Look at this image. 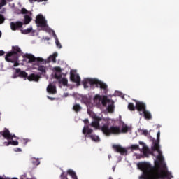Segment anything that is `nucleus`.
<instances>
[{
	"mask_svg": "<svg viewBox=\"0 0 179 179\" xmlns=\"http://www.w3.org/2000/svg\"><path fill=\"white\" fill-rule=\"evenodd\" d=\"M154 145L152 147L153 152H157V160L154 162L155 166L148 162H141L137 164L139 170L143 171V175L139 179H170L169 172L162 169H165L166 163H164V157L160 150V141L157 140L153 142Z\"/></svg>",
	"mask_w": 179,
	"mask_h": 179,
	"instance_id": "obj_1",
	"label": "nucleus"
},
{
	"mask_svg": "<svg viewBox=\"0 0 179 179\" xmlns=\"http://www.w3.org/2000/svg\"><path fill=\"white\" fill-rule=\"evenodd\" d=\"M25 58H27L29 64H31L30 69H36L39 72H45V66H44V59L41 57H36L31 54H25L24 55Z\"/></svg>",
	"mask_w": 179,
	"mask_h": 179,
	"instance_id": "obj_2",
	"label": "nucleus"
},
{
	"mask_svg": "<svg viewBox=\"0 0 179 179\" xmlns=\"http://www.w3.org/2000/svg\"><path fill=\"white\" fill-rule=\"evenodd\" d=\"M101 129L104 135L106 136H110L111 135H120L121 132H122V134H127V132L129 131V127L125 125L122 127L121 130L118 126H111L110 127L108 124H106L102 126Z\"/></svg>",
	"mask_w": 179,
	"mask_h": 179,
	"instance_id": "obj_3",
	"label": "nucleus"
},
{
	"mask_svg": "<svg viewBox=\"0 0 179 179\" xmlns=\"http://www.w3.org/2000/svg\"><path fill=\"white\" fill-rule=\"evenodd\" d=\"M27 73L26 71H20V69H17L16 73L12 76L13 79H16L17 76H21V78H27L29 82H38V79H40V76L37 74L31 73L29 76H27Z\"/></svg>",
	"mask_w": 179,
	"mask_h": 179,
	"instance_id": "obj_4",
	"label": "nucleus"
},
{
	"mask_svg": "<svg viewBox=\"0 0 179 179\" xmlns=\"http://www.w3.org/2000/svg\"><path fill=\"white\" fill-rule=\"evenodd\" d=\"M1 134L3 138L8 141V142L4 143L5 146H9L10 145H12L13 146H17V145H19V142H17V141L12 140L13 138H16V136L10 134L8 129H6L3 131L1 132Z\"/></svg>",
	"mask_w": 179,
	"mask_h": 179,
	"instance_id": "obj_5",
	"label": "nucleus"
},
{
	"mask_svg": "<svg viewBox=\"0 0 179 179\" xmlns=\"http://www.w3.org/2000/svg\"><path fill=\"white\" fill-rule=\"evenodd\" d=\"M83 134L85 135V138H90V139L94 142H100V137H99V136L92 134H93V130L89 128V125L83 127Z\"/></svg>",
	"mask_w": 179,
	"mask_h": 179,
	"instance_id": "obj_6",
	"label": "nucleus"
},
{
	"mask_svg": "<svg viewBox=\"0 0 179 179\" xmlns=\"http://www.w3.org/2000/svg\"><path fill=\"white\" fill-rule=\"evenodd\" d=\"M5 59L7 62L13 64L14 67L19 66V57L16 52H8L6 55Z\"/></svg>",
	"mask_w": 179,
	"mask_h": 179,
	"instance_id": "obj_7",
	"label": "nucleus"
},
{
	"mask_svg": "<svg viewBox=\"0 0 179 179\" xmlns=\"http://www.w3.org/2000/svg\"><path fill=\"white\" fill-rule=\"evenodd\" d=\"M90 83L92 85H94L96 87H100V89L103 90V93H105V94L108 92V86L105 83L101 82L98 79H95V80H91Z\"/></svg>",
	"mask_w": 179,
	"mask_h": 179,
	"instance_id": "obj_8",
	"label": "nucleus"
},
{
	"mask_svg": "<svg viewBox=\"0 0 179 179\" xmlns=\"http://www.w3.org/2000/svg\"><path fill=\"white\" fill-rule=\"evenodd\" d=\"M36 23L38 30H45V19L41 15H38L36 18Z\"/></svg>",
	"mask_w": 179,
	"mask_h": 179,
	"instance_id": "obj_9",
	"label": "nucleus"
},
{
	"mask_svg": "<svg viewBox=\"0 0 179 179\" xmlns=\"http://www.w3.org/2000/svg\"><path fill=\"white\" fill-rule=\"evenodd\" d=\"M92 117L93 118L94 121L92 122V123L90 124V127H92L93 128H95L96 129H101L103 127L100 128V121L101 120V117L97 116L96 114H93L92 115Z\"/></svg>",
	"mask_w": 179,
	"mask_h": 179,
	"instance_id": "obj_10",
	"label": "nucleus"
},
{
	"mask_svg": "<svg viewBox=\"0 0 179 179\" xmlns=\"http://www.w3.org/2000/svg\"><path fill=\"white\" fill-rule=\"evenodd\" d=\"M113 150L117 152V153H120L122 156H124V155H127L128 153V150H127V148H124L122 146H121L120 145L114 144L113 145Z\"/></svg>",
	"mask_w": 179,
	"mask_h": 179,
	"instance_id": "obj_11",
	"label": "nucleus"
},
{
	"mask_svg": "<svg viewBox=\"0 0 179 179\" xmlns=\"http://www.w3.org/2000/svg\"><path fill=\"white\" fill-rule=\"evenodd\" d=\"M22 13H25L26 15H24V24H29L30 22H31V13L27 11L25 8L22 9Z\"/></svg>",
	"mask_w": 179,
	"mask_h": 179,
	"instance_id": "obj_12",
	"label": "nucleus"
},
{
	"mask_svg": "<svg viewBox=\"0 0 179 179\" xmlns=\"http://www.w3.org/2000/svg\"><path fill=\"white\" fill-rule=\"evenodd\" d=\"M70 79L71 82L77 84V86H80V77L78 74H75L74 73H70Z\"/></svg>",
	"mask_w": 179,
	"mask_h": 179,
	"instance_id": "obj_13",
	"label": "nucleus"
},
{
	"mask_svg": "<svg viewBox=\"0 0 179 179\" xmlns=\"http://www.w3.org/2000/svg\"><path fill=\"white\" fill-rule=\"evenodd\" d=\"M136 101V108L138 111H139V113L141 111L143 113L146 110V105L143 102H140V101Z\"/></svg>",
	"mask_w": 179,
	"mask_h": 179,
	"instance_id": "obj_14",
	"label": "nucleus"
},
{
	"mask_svg": "<svg viewBox=\"0 0 179 179\" xmlns=\"http://www.w3.org/2000/svg\"><path fill=\"white\" fill-rule=\"evenodd\" d=\"M21 33L22 34H29L30 33L32 36H36V34H37V31L33 29V27H30L27 29H21Z\"/></svg>",
	"mask_w": 179,
	"mask_h": 179,
	"instance_id": "obj_15",
	"label": "nucleus"
},
{
	"mask_svg": "<svg viewBox=\"0 0 179 179\" xmlns=\"http://www.w3.org/2000/svg\"><path fill=\"white\" fill-rule=\"evenodd\" d=\"M96 79H93V78H88L87 80H85L83 82V86L85 89H87V87H89V85H90V87H92V89H94V84H92L91 80H95Z\"/></svg>",
	"mask_w": 179,
	"mask_h": 179,
	"instance_id": "obj_16",
	"label": "nucleus"
},
{
	"mask_svg": "<svg viewBox=\"0 0 179 179\" xmlns=\"http://www.w3.org/2000/svg\"><path fill=\"white\" fill-rule=\"evenodd\" d=\"M58 57V53L55 52L53 53L52 55H50L46 60L45 62H53L54 64H55V62H57V57Z\"/></svg>",
	"mask_w": 179,
	"mask_h": 179,
	"instance_id": "obj_17",
	"label": "nucleus"
},
{
	"mask_svg": "<svg viewBox=\"0 0 179 179\" xmlns=\"http://www.w3.org/2000/svg\"><path fill=\"white\" fill-rule=\"evenodd\" d=\"M46 90H47L48 93H49L50 94H57V87L51 84L47 87Z\"/></svg>",
	"mask_w": 179,
	"mask_h": 179,
	"instance_id": "obj_18",
	"label": "nucleus"
},
{
	"mask_svg": "<svg viewBox=\"0 0 179 179\" xmlns=\"http://www.w3.org/2000/svg\"><path fill=\"white\" fill-rule=\"evenodd\" d=\"M23 26V24L20 22H17L15 23L11 22L10 27L12 30H17V29H20Z\"/></svg>",
	"mask_w": 179,
	"mask_h": 179,
	"instance_id": "obj_19",
	"label": "nucleus"
},
{
	"mask_svg": "<svg viewBox=\"0 0 179 179\" xmlns=\"http://www.w3.org/2000/svg\"><path fill=\"white\" fill-rule=\"evenodd\" d=\"M140 115H143L145 120H152V114L148 110L140 112Z\"/></svg>",
	"mask_w": 179,
	"mask_h": 179,
	"instance_id": "obj_20",
	"label": "nucleus"
},
{
	"mask_svg": "<svg viewBox=\"0 0 179 179\" xmlns=\"http://www.w3.org/2000/svg\"><path fill=\"white\" fill-rule=\"evenodd\" d=\"M45 31L46 33H48L50 36H51L52 37H54V38H55V36L57 37V34H55V31L51 29L50 28H49L47 24H45Z\"/></svg>",
	"mask_w": 179,
	"mask_h": 179,
	"instance_id": "obj_21",
	"label": "nucleus"
},
{
	"mask_svg": "<svg viewBox=\"0 0 179 179\" xmlns=\"http://www.w3.org/2000/svg\"><path fill=\"white\" fill-rule=\"evenodd\" d=\"M11 52H15L16 55L19 54V55H22V50L19 46H13V51Z\"/></svg>",
	"mask_w": 179,
	"mask_h": 179,
	"instance_id": "obj_22",
	"label": "nucleus"
},
{
	"mask_svg": "<svg viewBox=\"0 0 179 179\" xmlns=\"http://www.w3.org/2000/svg\"><path fill=\"white\" fill-rule=\"evenodd\" d=\"M143 153L144 155V156H148V155H152V156H155V154L153 153V152H150L149 148L146 146H144L143 148Z\"/></svg>",
	"mask_w": 179,
	"mask_h": 179,
	"instance_id": "obj_23",
	"label": "nucleus"
},
{
	"mask_svg": "<svg viewBox=\"0 0 179 179\" xmlns=\"http://www.w3.org/2000/svg\"><path fill=\"white\" fill-rule=\"evenodd\" d=\"M67 173L71 176V177L73 179H78V176H76V173L75 171H73V170L71 169H69L67 171Z\"/></svg>",
	"mask_w": 179,
	"mask_h": 179,
	"instance_id": "obj_24",
	"label": "nucleus"
},
{
	"mask_svg": "<svg viewBox=\"0 0 179 179\" xmlns=\"http://www.w3.org/2000/svg\"><path fill=\"white\" fill-rule=\"evenodd\" d=\"M101 101L103 107H107V103H110V99H108L107 96H103Z\"/></svg>",
	"mask_w": 179,
	"mask_h": 179,
	"instance_id": "obj_25",
	"label": "nucleus"
},
{
	"mask_svg": "<svg viewBox=\"0 0 179 179\" xmlns=\"http://www.w3.org/2000/svg\"><path fill=\"white\" fill-rule=\"evenodd\" d=\"M59 85H63V86H68V79L63 78L59 81Z\"/></svg>",
	"mask_w": 179,
	"mask_h": 179,
	"instance_id": "obj_26",
	"label": "nucleus"
},
{
	"mask_svg": "<svg viewBox=\"0 0 179 179\" xmlns=\"http://www.w3.org/2000/svg\"><path fill=\"white\" fill-rule=\"evenodd\" d=\"M73 110L76 112V113H78V111H80V110H82V107L80 106V104L76 103L73 107Z\"/></svg>",
	"mask_w": 179,
	"mask_h": 179,
	"instance_id": "obj_27",
	"label": "nucleus"
},
{
	"mask_svg": "<svg viewBox=\"0 0 179 179\" xmlns=\"http://www.w3.org/2000/svg\"><path fill=\"white\" fill-rule=\"evenodd\" d=\"M31 160L34 166H38V164H40V161L38 160V159H36V157H32Z\"/></svg>",
	"mask_w": 179,
	"mask_h": 179,
	"instance_id": "obj_28",
	"label": "nucleus"
},
{
	"mask_svg": "<svg viewBox=\"0 0 179 179\" xmlns=\"http://www.w3.org/2000/svg\"><path fill=\"white\" fill-rule=\"evenodd\" d=\"M103 98H101V96L99 95V94H96L95 95V96L94 97V101L95 103H100L101 101V99Z\"/></svg>",
	"mask_w": 179,
	"mask_h": 179,
	"instance_id": "obj_29",
	"label": "nucleus"
},
{
	"mask_svg": "<svg viewBox=\"0 0 179 179\" xmlns=\"http://www.w3.org/2000/svg\"><path fill=\"white\" fill-rule=\"evenodd\" d=\"M136 108V106H135V105H134L133 103H129L128 109L130 110V111H135Z\"/></svg>",
	"mask_w": 179,
	"mask_h": 179,
	"instance_id": "obj_30",
	"label": "nucleus"
},
{
	"mask_svg": "<svg viewBox=\"0 0 179 179\" xmlns=\"http://www.w3.org/2000/svg\"><path fill=\"white\" fill-rule=\"evenodd\" d=\"M55 44L57 48H59V49L62 48V45H61L59 40H58V37L55 36Z\"/></svg>",
	"mask_w": 179,
	"mask_h": 179,
	"instance_id": "obj_31",
	"label": "nucleus"
},
{
	"mask_svg": "<svg viewBox=\"0 0 179 179\" xmlns=\"http://www.w3.org/2000/svg\"><path fill=\"white\" fill-rule=\"evenodd\" d=\"M107 109H108V113H114V104L111 103V104L108 105Z\"/></svg>",
	"mask_w": 179,
	"mask_h": 179,
	"instance_id": "obj_32",
	"label": "nucleus"
},
{
	"mask_svg": "<svg viewBox=\"0 0 179 179\" xmlns=\"http://www.w3.org/2000/svg\"><path fill=\"white\" fill-rule=\"evenodd\" d=\"M55 78L58 80V82L62 78V75L61 73H55Z\"/></svg>",
	"mask_w": 179,
	"mask_h": 179,
	"instance_id": "obj_33",
	"label": "nucleus"
},
{
	"mask_svg": "<svg viewBox=\"0 0 179 179\" xmlns=\"http://www.w3.org/2000/svg\"><path fill=\"white\" fill-rule=\"evenodd\" d=\"M131 150H139V145L138 144H134L131 145Z\"/></svg>",
	"mask_w": 179,
	"mask_h": 179,
	"instance_id": "obj_34",
	"label": "nucleus"
},
{
	"mask_svg": "<svg viewBox=\"0 0 179 179\" xmlns=\"http://www.w3.org/2000/svg\"><path fill=\"white\" fill-rule=\"evenodd\" d=\"M1 3H0V9L2 8V6H5V5H6V0H1ZM9 1V2H10L12 0H7Z\"/></svg>",
	"mask_w": 179,
	"mask_h": 179,
	"instance_id": "obj_35",
	"label": "nucleus"
},
{
	"mask_svg": "<svg viewBox=\"0 0 179 179\" xmlns=\"http://www.w3.org/2000/svg\"><path fill=\"white\" fill-rule=\"evenodd\" d=\"M54 71H55L56 73H61L62 72L60 67H55Z\"/></svg>",
	"mask_w": 179,
	"mask_h": 179,
	"instance_id": "obj_36",
	"label": "nucleus"
},
{
	"mask_svg": "<svg viewBox=\"0 0 179 179\" xmlns=\"http://www.w3.org/2000/svg\"><path fill=\"white\" fill-rule=\"evenodd\" d=\"M5 22V17L2 15H0V24H2Z\"/></svg>",
	"mask_w": 179,
	"mask_h": 179,
	"instance_id": "obj_37",
	"label": "nucleus"
},
{
	"mask_svg": "<svg viewBox=\"0 0 179 179\" xmlns=\"http://www.w3.org/2000/svg\"><path fill=\"white\" fill-rule=\"evenodd\" d=\"M142 134L145 135V136H148L149 131H148V130H143Z\"/></svg>",
	"mask_w": 179,
	"mask_h": 179,
	"instance_id": "obj_38",
	"label": "nucleus"
},
{
	"mask_svg": "<svg viewBox=\"0 0 179 179\" xmlns=\"http://www.w3.org/2000/svg\"><path fill=\"white\" fill-rule=\"evenodd\" d=\"M22 142L24 143V145H26V143H27V142H30V140L29 139H26V138H23L22 140Z\"/></svg>",
	"mask_w": 179,
	"mask_h": 179,
	"instance_id": "obj_39",
	"label": "nucleus"
},
{
	"mask_svg": "<svg viewBox=\"0 0 179 179\" xmlns=\"http://www.w3.org/2000/svg\"><path fill=\"white\" fill-rule=\"evenodd\" d=\"M157 141H160V131L157 134Z\"/></svg>",
	"mask_w": 179,
	"mask_h": 179,
	"instance_id": "obj_40",
	"label": "nucleus"
},
{
	"mask_svg": "<svg viewBox=\"0 0 179 179\" xmlns=\"http://www.w3.org/2000/svg\"><path fill=\"white\" fill-rule=\"evenodd\" d=\"M5 55V51L3 50H0V57H2V55Z\"/></svg>",
	"mask_w": 179,
	"mask_h": 179,
	"instance_id": "obj_41",
	"label": "nucleus"
},
{
	"mask_svg": "<svg viewBox=\"0 0 179 179\" xmlns=\"http://www.w3.org/2000/svg\"><path fill=\"white\" fill-rule=\"evenodd\" d=\"M15 152H22V149L21 148H15Z\"/></svg>",
	"mask_w": 179,
	"mask_h": 179,
	"instance_id": "obj_42",
	"label": "nucleus"
},
{
	"mask_svg": "<svg viewBox=\"0 0 179 179\" xmlns=\"http://www.w3.org/2000/svg\"><path fill=\"white\" fill-rule=\"evenodd\" d=\"M84 124H89V119H85Z\"/></svg>",
	"mask_w": 179,
	"mask_h": 179,
	"instance_id": "obj_43",
	"label": "nucleus"
},
{
	"mask_svg": "<svg viewBox=\"0 0 179 179\" xmlns=\"http://www.w3.org/2000/svg\"><path fill=\"white\" fill-rule=\"evenodd\" d=\"M49 100H55V98L54 97H50L49 96H47Z\"/></svg>",
	"mask_w": 179,
	"mask_h": 179,
	"instance_id": "obj_44",
	"label": "nucleus"
},
{
	"mask_svg": "<svg viewBox=\"0 0 179 179\" xmlns=\"http://www.w3.org/2000/svg\"><path fill=\"white\" fill-rule=\"evenodd\" d=\"M139 145H144V144H143V142L139 141Z\"/></svg>",
	"mask_w": 179,
	"mask_h": 179,
	"instance_id": "obj_45",
	"label": "nucleus"
},
{
	"mask_svg": "<svg viewBox=\"0 0 179 179\" xmlns=\"http://www.w3.org/2000/svg\"><path fill=\"white\" fill-rule=\"evenodd\" d=\"M63 179H68V178L66 176H64Z\"/></svg>",
	"mask_w": 179,
	"mask_h": 179,
	"instance_id": "obj_46",
	"label": "nucleus"
},
{
	"mask_svg": "<svg viewBox=\"0 0 179 179\" xmlns=\"http://www.w3.org/2000/svg\"><path fill=\"white\" fill-rule=\"evenodd\" d=\"M11 179H19V178L14 177V178H11Z\"/></svg>",
	"mask_w": 179,
	"mask_h": 179,
	"instance_id": "obj_47",
	"label": "nucleus"
},
{
	"mask_svg": "<svg viewBox=\"0 0 179 179\" xmlns=\"http://www.w3.org/2000/svg\"><path fill=\"white\" fill-rule=\"evenodd\" d=\"M45 40H50V38L46 37V38H45Z\"/></svg>",
	"mask_w": 179,
	"mask_h": 179,
	"instance_id": "obj_48",
	"label": "nucleus"
},
{
	"mask_svg": "<svg viewBox=\"0 0 179 179\" xmlns=\"http://www.w3.org/2000/svg\"><path fill=\"white\" fill-rule=\"evenodd\" d=\"M61 177H64V173H62Z\"/></svg>",
	"mask_w": 179,
	"mask_h": 179,
	"instance_id": "obj_49",
	"label": "nucleus"
},
{
	"mask_svg": "<svg viewBox=\"0 0 179 179\" xmlns=\"http://www.w3.org/2000/svg\"><path fill=\"white\" fill-rule=\"evenodd\" d=\"M6 179H12V178H6Z\"/></svg>",
	"mask_w": 179,
	"mask_h": 179,
	"instance_id": "obj_50",
	"label": "nucleus"
},
{
	"mask_svg": "<svg viewBox=\"0 0 179 179\" xmlns=\"http://www.w3.org/2000/svg\"><path fill=\"white\" fill-rule=\"evenodd\" d=\"M1 36H2V33L0 31V37H1Z\"/></svg>",
	"mask_w": 179,
	"mask_h": 179,
	"instance_id": "obj_51",
	"label": "nucleus"
},
{
	"mask_svg": "<svg viewBox=\"0 0 179 179\" xmlns=\"http://www.w3.org/2000/svg\"><path fill=\"white\" fill-rule=\"evenodd\" d=\"M0 179H3V178L2 176H0Z\"/></svg>",
	"mask_w": 179,
	"mask_h": 179,
	"instance_id": "obj_52",
	"label": "nucleus"
},
{
	"mask_svg": "<svg viewBox=\"0 0 179 179\" xmlns=\"http://www.w3.org/2000/svg\"><path fill=\"white\" fill-rule=\"evenodd\" d=\"M109 179H113V178L112 177H109Z\"/></svg>",
	"mask_w": 179,
	"mask_h": 179,
	"instance_id": "obj_53",
	"label": "nucleus"
},
{
	"mask_svg": "<svg viewBox=\"0 0 179 179\" xmlns=\"http://www.w3.org/2000/svg\"><path fill=\"white\" fill-rule=\"evenodd\" d=\"M1 66L3 67V64H1Z\"/></svg>",
	"mask_w": 179,
	"mask_h": 179,
	"instance_id": "obj_54",
	"label": "nucleus"
},
{
	"mask_svg": "<svg viewBox=\"0 0 179 179\" xmlns=\"http://www.w3.org/2000/svg\"><path fill=\"white\" fill-rule=\"evenodd\" d=\"M21 178H23V176H21Z\"/></svg>",
	"mask_w": 179,
	"mask_h": 179,
	"instance_id": "obj_55",
	"label": "nucleus"
},
{
	"mask_svg": "<svg viewBox=\"0 0 179 179\" xmlns=\"http://www.w3.org/2000/svg\"><path fill=\"white\" fill-rule=\"evenodd\" d=\"M46 1H48V0H45Z\"/></svg>",
	"mask_w": 179,
	"mask_h": 179,
	"instance_id": "obj_56",
	"label": "nucleus"
},
{
	"mask_svg": "<svg viewBox=\"0 0 179 179\" xmlns=\"http://www.w3.org/2000/svg\"><path fill=\"white\" fill-rule=\"evenodd\" d=\"M0 115H1V113H0Z\"/></svg>",
	"mask_w": 179,
	"mask_h": 179,
	"instance_id": "obj_57",
	"label": "nucleus"
}]
</instances>
